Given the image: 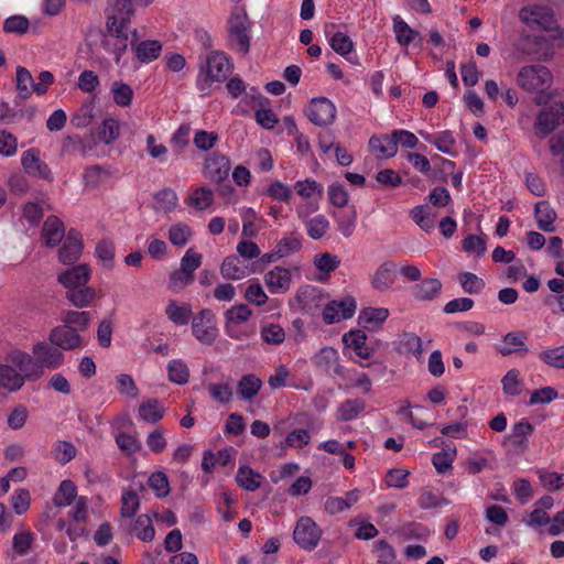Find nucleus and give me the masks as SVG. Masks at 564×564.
<instances>
[{
	"label": "nucleus",
	"instance_id": "obj_1",
	"mask_svg": "<svg viewBox=\"0 0 564 564\" xmlns=\"http://www.w3.org/2000/svg\"><path fill=\"white\" fill-rule=\"evenodd\" d=\"M232 63L229 57L220 51L210 52L204 64L200 65L196 78V87L207 95L213 83H223L232 72Z\"/></svg>",
	"mask_w": 564,
	"mask_h": 564
},
{
	"label": "nucleus",
	"instance_id": "obj_2",
	"mask_svg": "<svg viewBox=\"0 0 564 564\" xmlns=\"http://www.w3.org/2000/svg\"><path fill=\"white\" fill-rule=\"evenodd\" d=\"M54 83V76L48 70H43L39 75V82L35 83L32 74L22 66L17 68L15 87L18 98L25 100L35 93L39 96L44 95L48 87Z\"/></svg>",
	"mask_w": 564,
	"mask_h": 564
},
{
	"label": "nucleus",
	"instance_id": "obj_3",
	"mask_svg": "<svg viewBox=\"0 0 564 564\" xmlns=\"http://www.w3.org/2000/svg\"><path fill=\"white\" fill-rule=\"evenodd\" d=\"M250 21L247 13L241 10H235L228 21L229 43L231 48L241 55H247L250 50Z\"/></svg>",
	"mask_w": 564,
	"mask_h": 564
},
{
	"label": "nucleus",
	"instance_id": "obj_4",
	"mask_svg": "<svg viewBox=\"0 0 564 564\" xmlns=\"http://www.w3.org/2000/svg\"><path fill=\"white\" fill-rule=\"evenodd\" d=\"M519 19L529 29L552 31L557 21L552 8L543 4H529L519 11Z\"/></svg>",
	"mask_w": 564,
	"mask_h": 564
},
{
	"label": "nucleus",
	"instance_id": "obj_5",
	"mask_svg": "<svg viewBox=\"0 0 564 564\" xmlns=\"http://www.w3.org/2000/svg\"><path fill=\"white\" fill-rule=\"evenodd\" d=\"M517 83L524 90L543 93L552 84V74L545 66L528 65L519 70Z\"/></svg>",
	"mask_w": 564,
	"mask_h": 564
},
{
	"label": "nucleus",
	"instance_id": "obj_6",
	"mask_svg": "<svg viewBox=\"0 0 564 564\" xmlns=\"http://www.w3.org/2000/svg\"><path fill=\"white\" fill-rule=\"evenodd\" d=\"M192 333L203 345L210 346L216 341L219 330L212 310L203 308L192 318Z\"/></svg>",
	"mask_w": 564,
	"mask_h": 564
},
{
	"label": "nucleus",
	"instance_id": "obj_7",
	"mask_svg": "<svg viewBox=\"0 0 564 564\" xmlns=\"http://www.w3.org/2000/svg\"><path fill=\"white\" fill-rule=\"evenodd\" d=\"M564 122V102L554 101L536 115L534 132L539 138H545Z\"/></svg>",
	"mask_w": 564,
	"mask_h": 564
},
{
	"label": "nucleus",
	"instance_id": "obj_8",
	"mask_svg": "<svg viewBox=\"0 0 564 564\" xmlns=\"http://www.w3.org/2000/svg\"><path fill=\"white\" fill-rule=\"evenodd\" d=\"M322 530L310 517H301L294 528L293 539L295 543L306 550L313 551L322 538Z\"/></svg>",
	"mask_w": 564,
	"mask_h": 564
},
{
	"label": "nucleus",
	"instance_id": "obj_9",
	"mask_svg": "<svg viewBox=\"0 0 564 564\" xmlns=\"http://www.w3.org/2000/svg\"><path fill=\"white\" fill-rule=\"evenodd\" d=\"M312 362L316 368L324 370L328 375L343 379L347 378L348 370L340 365L338 351L330 346L321 348L312 357Z\"/></svg>",
	"mask_w": 564,
	"mask_h": 564
},
{
	"label": "nucleus",
	"instance_id": "obj_10",
	"mask_svg": "<svg viewBox=\"0 0 564 564\" xmlns=\"http://www.w3.org/2000/svg\"><path fill=\"white\" fill-rule=\"evenodd\" d=\"M357 303L351 295H347L340 301H330L323 310V321L330 325L348 319L354 316Z\"/></svg>",
	"mask_w": 564,
	"mask_h": 564
},
{
	"label": "nucleus",
	"instance_id": "obj_11",
	"mask_svg": "<svg viewBox=\"0 0 564 564\" xmlns=\"http://www.w3.org/2000/svg\"><path fill=\"white\" fill-rule=\"evenodd\" d=\"M230 169L231 164L229 158L215 152L205 159L203 175L209 181L220 184L228 178Z\"/></svg>",
	"mask_w": 564,
	"mask_h": 564
},
{
	"label": "nucleus",
	"instance_id": "obj_12",
	"mask_svg": "<svg viewBox=\"0 0 564 564\" xmlns=\"http://www.w3.org/2000/svg\"><path fill=\"white\" fill-rule=\"evenodd\" d=\"M32 354L35 356L43 372L44 369L55 370L64 364V354L51 341L41 340L36 343L32 347Z\"/></svg>",
	"mask_w": 564,
	"mask_h": 564
},
{
	"label": "nucleus",
	"instance_id": "obj_13",
	"mask_svg": "<svg viewBox=\"0 0 564 564\" xmlns=\"http://www.w3.org/2000/svg\"><path fill=\"white\" fill-rule=\"evenodd\" d=\"M21 164L29 175L53 182L54 177L52 171L41 159L40 150L32 148L24 151L21 155Z\"/></svg>",
	"mask_w": 564,
	"mask_h": 564
},
{
	"label": "nucleus",
	"instance_id": "obj_14",
	"mask_svg": "<svg viewBox=\"0 0 564 564\" xmlns=\"http://www.w3.org/2000/svg\"><path fill=\"white\" fill-rule=\"evenodd\" d=\"M48 340L59 350H74L85 345L83 337L69 325H58L48 334Z\"/></svg>",
	"mask_w": 564,
	"mask_h": 564
},
{
	"label": "nucleus",
	"instance_id": "obj_15",
	"mask_svg": "<svg viewBox=\"0 0 564 564\" xmlns=\"http://www.w3.org/2000/svg\"><path fill=\"white\" fill-rule=\"evenodd\" d=\"M306 116L316 126L330 124L336 116V107L325 98H314L306 109Z\"/></svg>",
	"mask_w": 564,
	"mask_h": 564
},
{
	"label": "nucleus",
	"instance_id": "obj_16",
	"mask_svg": "<svg viewBox=\"0 0 564 564\" xmlns=\"http://www.w3.org/2000/svg\"><path fill=\"white\" fill-rule=\"evenodd\" d=\"M9 360L14 368L19 369V373L24 378V381L36 380L44 375L33 354L30 355L21 350H15L11 352Z\"/></svg>",
	"mask_w": 564,
	"mask_h": 564
},
{
	"label": "nucleus",
	"instance_id": "obj_17",
	"mask_svg": "<svg viewBox=\"0 0 564 564\" xmlns=\"http://www.w3.org/2000/svg\"><path fill=\"white\" fill-rule=\"evenodd\" d=\"M133 8L130 0H110L107 8L106 28L128 29Z\"/></svg>",
	"mask_w": 564,
	"mask_h": 564
},
{
	"label": "nucleus",
	"instance_id": "obj_18",
	"mask_svg": "<svg viewBox=\"0 0 564 564\" xmlns=\"http://www.w3.org/2000/svg\"><path fill=\"white\" fill-rule=\"evenodd\" d=\"M108 34L102 40L104 48L115 56V62L120 63L122 55L129 45V32L124 28H107Z\"/></svg>",
	"mask_w": 564,
	"mask_h": 564
},
{
	"label": "nucleus",
	"instance_id": "obj_19",
	"mask_svg": "<svg viewBox=\"0 0 564 564\" xmlns=\"http://www.w3.org/2000/svg\"><path fill=\"white\" fill-rule=\"evenodd\" d=\"M292 275L289 269L274 267L264 274V283L272 294H283L290 290Z\"/></svg>",
	"mask_w": 564,
	"mask_h": 564
},
{
	"label": "nucleus",
	"instance_id": "obj_20",
	"mask_svg": "<svg viewBox=\"0 0 564 564\" xmlns=\"http://www.w3.org/2000/svg\"><path fill=\"white\" fill-rule=\"evenodd\" d=\"M316 209L317 205L311 207V212H315ZM308 209H297V216L304 221L307 235L314 240L322 239L329 229L328 219L324 215H317L308 219Z\"/></svg>",
	"mask_w": 564,
	"mask_h": 564
},
{
	"label": "nucleus",
	"instance_id": "obj_21",
	"mask_svg": "<svg viewBox=\"0 0 564 564\" xmlns=\"http://www.w3.org/2000/svg\"><path fill=\"white\" fill-rule=\"evenodd\" d=\"M83 250L82 236L76 230H70L58 252V259L64 264H72L78 260Z\"/></svg>",
	"mask_w": 564,
	"mask_h": 564
},
{
	"label": "nucleus",
	"instance_id": "obj_22",
	"mask_svg": "<svg viewBox=\"0 0 564 564\" xmlns=\"http://www.w3.org/2000/svg\"><path fill=\"white\" fill-rule=\"evenodd\" d=\"M343 343L354 349L361 359H369L373 356L375 349L367 345V335L361 329H351L343 335Z\"/></svg>",
	"mask_w": 564,
	"mask_h": 564
},
{
	"label": "nucleus",
	"instance_id": "obj_23",
	"mask_svg": "<svg viewBox=\"0 0 564 564\" xmlns=\"http://www.w3.org/2000/svg\"><path fill=\"white\" fill-rule=\"evenodd\" d=\"M527 339L528 336L524 332H511L505 335L502 344L497 349L502 356H509L513 352L527 355L529 352L525 344Z\"/></svg>",
	"mask_w": 564,
	"mask_h": 564
},
{
	"label": "nucleus",
	"instance_id": "obj_24",
	"mask_svg": "<svg viewBox=\"0 0 564 564\" xmlns=\"http://www.w3.org/2000/svg\"><path fill=\"white\" fill-rule=\"evenodd\" d=\"M126 532L134 533V535L143 542H151L155 536V529L152 520L148 514H140L129 525L121 523L120 525Z\"/></svg>",
	"mask_w": 564,
	"mask_h": 564
},
{
	"label": "nucleus",
	"instance_id": "obj_25",
	"mask_svg": "<svg viewBox=\"0 0 564 564\" xmlns=\"http://www.w3.org/2000/svg\"><path fill=\"white\" fill-rule=\"evenodd\" d=\"M90 278V269L87 264H79L58 275V282L67 290L87 284Z\"/></svg>",
	"mask_w": 564,
	"mask_h": 564
},
{
	"label": "nucleus",
	"instance_id": "obj_26",
	"mask_svg": "<svg viewBox=\"0 0 564 564\" xmlns=\"http://www.w3.org/2000/svg\"><path fill=\"white\" fill-rule=\"evenodd\" d=\"M250 269L243 264L238 256L231 254L224 259L220 265V273L226 280H242L250 274Z\"/></svg>",
	"mask_w": 564,
	"mask_h": 564
},
{
	"label": "nucleus",
	"instance_id": "obj_27",
	"mask_svg": "<svg viewBox=\"0 0 564 564\" xmlns=\"http://www.w3.org/2000/svg\"><path fill=\"white\" fill-rule=\"evenodd\" d=\"M65 235V228L59 218L56 216L48 217L42 229V238L48 247L57 246Z\"/></svg>",
	"mask_w": 564,
	"mask_h": 564
},
{
	"label": "nucleus",
	"instance_id": "obj_28",
	"mask_svg": "<svg viewBox=\"0 0 564 564\" xmlns=\"http://www.w3.org/2000/svg\"><path fill=\"white\" fill-rule=\"evenodd\" d=\"M389 317V310L384 307H365L360 311L358 323L370 329L379 328Z\"/></svg>",
	"mask_w": 564,
	"mask_h": 564
},
{
	"label": "nucleus",
	"instance_id": "obj_29",
	"mask_svg": "<svg viewBox=\"0 0 564 564\" xmlns=\"http://www.w3.org/2000/svg\"><path fill=\"white\" fill-rule=\"evenodd\" d=\"M138 413L143 422L155 424L163 419L165 409L158 399H148L140 403Z\"/></svg>",
	"mask_w": 564,
	"mask_h": 564
},
{
	"label": "nucleus",
	"instance_id": "obj_30",
	"mask_svg": "<svg viewBox=\"0 0 564 564\" xmlns=\"http://www.w3.org/2000/svg\"><path fill=\"white\" fill-rule=\"evenodd\" d=\"M534 216L541 230L545 232H553L555 230L556 213L547 202L542 200L535 204Z\"/></svg>",
	"mask_w": 564,
	"mask_h": 564
},
{
	"label": "nucleus",
	"instance_id": "obj_31",
	"mask_svg": "<svg viewBox=\"0 0 564 564\" xmlns=\"http://www.w3.org/2000/svg\"><path fill=\"white\" fill-rule=\"evenodd\" d=\"M395 271V264L391 261L383 262L375 272L371 279V285L377 291L389 290L394 280L393 273Z\"/></svg>",
	"mask_w": 564,
	"mask_h": 564
},
{
	"label": "nucleus",
	"instance_id": "obj_32",
	"mask_svg": "<svg viewBox=\"0 0 564 564\" xmlns=\"http://www.w3.org/2000/svg\"><path fill=\"white\" fill-rule=\"evenodd\" d=\"M369 149L383 159L393 158L398 152L392 134L372 135L369 139Z\"/></svg>",
	"mask_w": 564,
	"mask_h": 564
},
{
	"label": "nucleus",
	"instance_id": "obj_33",
	"mask_svg": "<svg viewBox=\"0 0 564 564\" xmlns=\"http://www.w3.org/2000/svg\"><path fill=\"white\" fill-rule=\"evenodd\" d=\"M332 216L335 219L339 234L345 238L351 237L357 225L356 207L351 206L348 212H334Z\"/></svg>",
	"mask_w": 564,
	"mask_h": 564
},
{
	"label": "nucleus",
	"instance_id": "obj_34",
	"mask_svg": "<svg viewBox=\"0 0 564 564\" xmlns=\"http://www.w3.org/2000/svg\"><path fill=\"white\" fill-rule=\"evenodd\" d=\"M262 381L253 373L245 375L237 383V394L242 400H252L260 391Z\"/></svg>",
	"mask_w": 564,
	"mask_h": 564
},
{
	"label": "nucleus",
	"instance_id": "obj_35",
	"mask_svg": "<svg viewBox=\"0 0 564 564\" xmlns=\"http://www.w3.org/2000/svg\"><path fill=\"white\" fill-rule=\"evenodd\" d=\"M442 289V282L436 278L422 280L413 286V295L419 301H432Z\"/></svg>",
	"mask_w": 564,
	"mask_h": 564
},
{
	"label": "nucleus",
	"instance_id": "obj_36",
	"mask_svg": "<svg viewBox=\"0 0 564 564\" xmlns=\"http://www.w3.org/2000/svg\"><path fill=\"white\" fill-rule=\"evenodd\" d=\"M162 52V44L156 40H145L134 47L135 57L144 64L156 59Z\"/></svg>",
	"mask_w": 564,
	"mask_h": 564
},
{
	"label": "nucleus",
	"instance_id": "obj_37",
	"mask_svg": "<svg viewBox=\"0 0 564 564\" xmlns=\"http://www.w3.org/2000/svg\"><path fill=\"white\" fill-rule=\"evenodd\" d=\"M533 425L525 419L512 425L509 441L520 449H527L529 446L528 436L533 432Z\"/></svg>",
	"mask_w": 564,
	"mask_h": 564
},
{
	"label": "nucleus",
	"instance_id": "obj_38",
	"mask_svg": "<svg viewBox=\"0 0 564 564\" xmlns=\"http://www.w3.org/2000/svg\"><path fill=\"white\" fill-rule=\"evenodd\" d=\"M419 133L425 141L433 143L440 152L449 155L453 154L455 138L453 137L451 131L445 130L436 134H430L424 131H420Z\"/></svg>",
	"mask_w": 564,
	"mask_h": 564
},
{
	"label": "nucleus",
	"instance_id": "obj_39",
	"mask_svg": "<svg viewBox=\"0 0 564 564\" xmlns=\"http://www.w3.org/2000/svg\"><path fill=\"white\" fill-rule=\"evenodd\" d=\"M165 314L175 325H186L188 324L193 312L191 304L184 303L178 305L176 301L172 300L165 307Z\"/></svg>",
	"mask_w": 564,
	"mask_h": 564
},
{
	"label": "nucleus",
	"instance_id": "obj_40",
	"mask_svg": "<svg viewBox=\"0 0 564 564\" xmlns=\"http://www.w3.org/2000/svg\"><path fill=\"white\" fill-rule=\"evenodd\" d=\"M91 321V315L86 311H74L68 310L63 313L62 322L63 325H69L77 334L88 328Z\"/></svg>",
	"mask_w": 564,
	"mask_h": 564
},
{
	"label": "nucleus",
	"instance_id": "obj_41",
	"mask_svg": "<svg viewBox=\"0 0 564 564\" xmlns=\"http://www.w3.org/2000/svg\"><path fill=\"white\" fill-rule=\"evenodd\" d=\"M410 216L412 220L425 232H431L435 227L436 216L432 213L429 206H415L411 209Z\"/></svg>",
	"mask_w": 564,
	"mask_h": 564
},
{
	"label": "nucleus",
	"instance_id": "obj_42",
	"mask_svg": "<svg viewBox=\"0 0 564 564\" xmlns=\"http://www.w3.org/2000/svg\"><path fill=\"white\" fill-rule=\"evenodd\" d=\"M24 382L14 366L0 365V387L13 392L20 390Z\"/></svg>",
	"mask_w": 564,
	"mask_h": 564
},
{
	"label": "nucleus",
	"instance_id": "obj_43",
	"mask_svg": "<svg viewBox=\"0 0 564 564\" xmlns=\"http://www.w3.org/2000/svg\"><path fill=\"white\" fill-rule=\"evenodd\" d=\"M66 299L76 307L83 308L88 306L96 299V292L87 285L72 288L66 291Z\"/></svg>",
	"mask_w": 564,
	"mask_h": 564
},
{
	"label": "nucleus",
	"instance_id": "obj_44",
	"mask_svg": "<svg viewBox=\"0 0 564 564\" xmlns=\"http://www.w3.org/2000/svg\"><path fill=\"white\" fill-rule=\"evenodd\" d=\"M366 408L365 400L360 398L345 400L337 409L338 419L347 422L356 419Z\"/></svg>",
	"mask_w": 564,
	"mask_h": 564
},
{
	"label": "nucleus",
	"instance_id": "obj_45",
	"mask_svg": "<svg viewBox=\"0 0 564 564\" xmlns=\"http://www.w3.org/2000/svg\"><path fill=\"white\" fill-rule=\"evenodd\" d=\"M393 31L398 43L402 46H408L416 39L421 40V35L415 30L411 29L399 15L393 19Z\"/></svg>",
	"mask_w": 564,
	"mask_h": 564
},
{
	"label": "nucleus",
	"instance_id": "obj_46",
	"mask_svg": "<svg viewBox=\"0 0 564 564\" xmlns=\"http://www.w3.org/2000/svg\"><path fill=\"white\" fill-rule=\"evenodd\" d=\"M260 337L263 343L272 346L281 345L285 340V330L275 323H262Z\"/></svg>",
	"mask_w": 564,
	"mask_h": 564
},
{
	"label": "nucleus",
	"instance_id": "obj_47",
	"mask_svg": "<svg viewBox=\"0 0 564 564\" xmlns=\"http://www.w3.org/2000/svg\"><path fill=\"white\" fill-rule=\"evenodd\" d=\"M236 480L246 490L254 491L261 485V475L248 466L239 467Z\"/></svg>",
	"mask_w": 564,
	"mask_h": 564
},
{
	"label": "nucleus",
	"instance_id": "obj_48",
	"mask_svg": "<svg viewBox=\"0 0 564 564\" xmlns=\"http://www.w3.org/2000/svg\"><path fill=\"white\" fill-rule=\"evenodd\" d=\"M77 488L72 480H63L54 496V503L57 507L70 506L77 499Z\"/></svg>",
	"mask_w": 564,
	"mask_h": 564
},
{
	"label": "nucleus",
	"instance_id": "obj_49",
	"mask_svg": "<svg viewBox=\"0 0 564 564\" xmlns=\"http://www.w3.org/2000/svg\"><path fill=\"white\" fill-rule=\"evenodd\" d=\"M456 456V448H446L432 456V463L438 474H447L453 468V462Z\"/></svg>",
	"mask_w": 564,
	"mask_h": 564
},
{
	"label": "nucleus",
	"instance_id": "obj_50",
	"mask_svg": "<svg viewBox=\"0 0 564 564\" xmlns=\"http://www.w3.org/2000/svg\"><path fill=\"white\" fill-rule=\"evenodd\" d=\"M191 227L184 223H177L169 229V240L175 247H184L192 238Z\"/></svg>",
	"mask_w": 564,
	"mask_h": 564
},
{
	"label": "nucleus",
	"instance_id": "obj_51",
	"mask_svg": "<svg viewBox=\"0 0 564 564\" xmlns=\"http://www.w3.org/2000/svg\"><path fill=\"white\" fill-rule=\"evenodd\" d=\"M214 203V193L210 188L202 186L196 188L188 198V204L197 210H205Z\"/></svg>",
	"mask_w": 564,
	"mask_h": 564
},
{
	"label": "nucleus",
	"instance_id": "obj_52",
	"mask_svg": "<svg viewBox=\"0 0 564 564\" xmlns=\"http://www.w3.org/2000/svg\"><path fill=\"white\" fill-rule=\"evenodd\" d=\"M169 379L176 384H185L189 379V369L181 359H172L167 365Z\"/></svg>",
	"mask_w": 564,
	"mask_h": 564
},
{
	"label": "nucleus",
	"instance_id": "obj_53",
	"mask_svg": "<svg viewBox=\"0 0 564 564\" xmlns=\"http://www.w3.org/2000/svg\"><path fill=\"white\" fill-rule=\"evenodd\" d=\"M178 197L174 189L164 188L155 194V208L164 213H170L176 208Z\"/></svg>",
	"mask_w": 564,
	"mask_h": 564
},
{
	"label": "nucleus",
	"instance_id": "obj_54",
	"mask_svg": "<svg viewBox=\"0 0 564 564\" xmlns=\"http://www.w3.org/2000/svg\"><path fill=\"white\" fill-rule=\"evenodd\" d=\"M225 324H245L252 316V311L246 304L234 305L225 314Z\"/></svg>",
	"mask_w": 564,
	"mask_h": 564
},
{
	"label": "nucleus",
	"instance_id": "obj_55",
	"mask_svg": "<svg viewBox=\"0 0 564 564\" xmlns=\"http://www.w3.org/2000/svg\"><path fill=\"white\" fill-rule=\"evenodd\" d=\"M209 395L221 404L229 403L234 397L232 387L229 382H212L207 384Z\"/></svg>",
	"mask_w": 564,
	"mask_h": 564
},
{
	"label": "nucleus",
	"instance_id": "obj_56",
	"mask_svg": "<svg viewBox=\"0 0 564 564\" xmlns=\"http://www.w3.org/2000/svg\"><path fill=\"white\" fill-rule=\"evenodd\" d=\"M120 134V124L113 118L105 119L98 128V138L105 144L112 143Z\"/></svg>",
	"mask_w": 564,
	"mask_h": 564
},
{
	"label": "nucleus",
	"instance_id": "obj_57",
	"mask_svg": "<svg viewBox=\"0 0 564 564\" xmlns=\"http://www.w3.org/2000/svg\"><path fill=\"white\" fill-rule=\"evenodd\" d=\"M111 93L113 97V101L120 107H128L131 105L133 98L132 88L120 80H116L112 83Z\"/></svg>",
	"mask_w": 564,
	"mask_h": 564
},
{
	"label": "nucleus",
	"instance_id": "obj_58",
	"mask_svg": "<svg viewBox=\"0 0 564 564\" xmlns=\"http://www.w3.org/2000/svg\"><path fill=\"white\" fill-rule=\"evenodd\" d=\"M539 358L552 368L564 369V345L541 351Z\"/></svg>",
	"mask_w": 564,
	"mask_h": 564
},
{
	"label": "nucleus",
	"instance_id": "obj_59",
	"mask_svg": "<svg viewBox=\"0 0 564 564\" xmlns=\"http://www.w3.org/2000/svg\"><path fill=\"white\" fill-rule=\"evenodd\" d=\"M539 479L543 487L549 491L564 489V474L556 471L538 470Z\"/></svg>",
	"mask_w": 564,
	"mask_h": 564
},
{
	"label": "nucleus",
	"instance_id": "obj_60",
	"mask_svg": "<svg viewBox=\"0 0 564 564\" xmlns=\"http://www.w3.org/2000/svg\"><path fill=\"white\" fill-rule=\"evenodd\" d=\"M458 279L466 293L478 294L485 288V281L471 272H463L459 274Z\"/></svg>",
	"mask_w": 564,
	"mask_h": 564
},
{
	"label": "nucleus",
	"instance_id": "obj_61",
	"mask_svg": "<svg viewBox=\"0 0 564 564\" xmlns=\"http://www.w3.org/2000/svg\"><path fill=\"white\" fill-rule=\"evenodd\" d=\"M140 507V500L137 492L127 490L121 497V510L120 514L122 518H132Z\"/></svg>",
	"mask_w": 564,
	"mask_h": 564
},
{
	"label": "nucleus",
	"instance_id": "obj_62",
	"mask_svg": "<svg viewBox=\"0 0 564 564\" xmlns=\"http://www.w3.org/2000/svg\"><path fill=\"white\" fill-rule=\"evenodd\" d=\"M400 345L406 352L413 354L417 359L423 355L422 339L414 333H404L401 336Z\"/></svg>",
	"mask_w": 564,
	"mask_h": 564
},
{
	"label": "nucleus",
	"instance_id": "obj_63",
	"mask_svg": "<svg viewBox=\"0 0 564 564\" xmlns=\"http://www.w3.org/2000/svg\"><path fill=\"white\" fill-rule=\"evenodd\" d=\"M503 392L508 395H518L521 392L520 372L517 369H510L501 380Z\"/></svg>",
	"mask_w": 564,
	"mask_h": 564
},
{
	"label": "nucleus",
	"instance_id": "obj_64",
	"mask_svg": "<svg viewBox=\"0 0 564 564\" xmlns=\"http://www.w3.org/2000/svg\"><path fill=\"white\" fill-rule=\"evenodd\" d=\"M30 22L24 15H12L4 20L3 31L7 33L25 34L29 31Z\"/></svg>",
	"mask_w": 564,
	"mask_h": 564
}]
</instances>
